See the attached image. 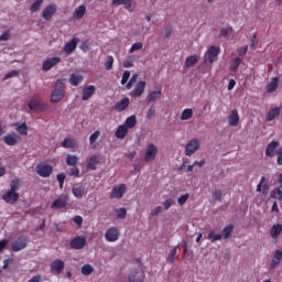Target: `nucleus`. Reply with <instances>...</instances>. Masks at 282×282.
I'll return each instance as SVG.
<instances>
[{
    "mask_svg": "<svg viewBox=\"0 0 282 282\" xmlns=\"http://www.w3.org/2000/svg\"><path fill=\"white\" fill-rule=\"evenodd\" d=\"M63 98H65V83L63 82V79H57L55 84V89L51 95V102H54L56 105L61 102Z\"/></svg>",
    "mask_w": 282,
    "mask_h": 282,
    "instance_id": "nucleus-1",
    "label": "nucleus"
},
{
    "mask_svg": "<svg viewBox=\"0 0 282 282\" xmlns=\"http://www.w3.org/2000/svg\"><path fill=\"white\" fill-rule=\"evenodd\" d=\"M28 243H30L28 236H20L11 243V250L12 252H21V250H25L28 248Z\"/></svg>",
    "mask_w": 282,
    "mask_h": 282,
    "instance_id": "nucleus-2",
    "label": "nucleus"
},
{
    "mask_svg": "<svg viewBox=\"0 0 282 282\" xmlns=\"http://www.w3.org/2000/svg\"><path fill=\"white\" fill-rule=\"evenodd\" d=\"M67 204H69V195L61 194L52 204L51 208L54 210H62V208H67Z\"/></svg>",
    "mask_w": 282,
    "mask_h": 282,
    "instance_id": "nucleus-3",
    "label": "nucleus"
},
{
    "mask_svg": "<svg viewBox=\"0 0 282 282\" xmlns=\"http://www.w3.org/2000/svg\"><path fill=\"white\" fill-rule=\"evenodd\" d=\"M35 171L40 177H50L54 173V167L47 163H40L36 165Z\"/></svg>",
    "mask_w": 282,
    "mask_h": 282,
    "instance_id": "nucleus-4",
    "label": "nucleus"
},
{
    "mask_svg": "<svg viewBox=\"0 0 282 282\" xmlns=\"http://www.w3.org/2000/svg\"><path fill=\"white\" fill-rule=\"evenodd\" d=\"M105 239L109 243H115L120 239V229L118 227H110L105 232Z\"/></svg>",
    "mask_w": 282,
    "mask_h": 282,
    "instance_id": "nucleus-5",
    "label": "nucleus"
},
{
    "mask_svg": "<svg viewBox=\"0 0 282 282\" xmlns=\"http://www.w3.org/2000/svg\"><path fill=\"white\" fill-rule=\"evenodd\" d=\"M69 246L72 250H83V248L87 246V238L84 236H77L70 240Z\"/></svg>",
    "mask_w": 282,
    "mask_h": 282,
    "instance_id": "nucleus-6",
    "label": "nucleus"
},
{
    "mask_svg": "<svg viewBox=\"0 0 282 282\" xmlns=\"http://www.w3.org/2000/svg\"><path fill=\"white\" fill-rule=\"evenodd\" d=\"M124 193H127L126 184L116 185L111 191L110 198L111 199H122V197H124Z\"/></svg>",
    "mask_w": 282,
    "mask_h": 282,
    "instance_id": "nucleus-7",
    "label": "nucleus"
},
{
    "mask_svg": "<svg viewBox=\"0 0 282 282\" xmlns=\"http://www.w3.org/2000/svg\"><path fill=\"white\" fill-rule=\"evenodd\" d=\"M57 10H58V7H56V4L54 3L48 4L43 9L42 18L44 19V21H50L52 17L56 14Z\"/></svg>",
    "mask_w": 282,
    "mask_h": 282,
    "instance_id": "nucleus-8",
    "label": "nucleus"
},
{
    "mask_svg": "<svg viewBox=\"0 0 282 282\" xmlns=\"http://www.w3.org/2000/svg\"><path fill=\"white\" fill-rule=\"evenodd\" d=\"M50 268L52 274H63V271L65 270V262L63 260L56 259L51 263Z\"/></svg>",
    "mask_w": 282,
    "mask_h": 282,
    "instance_id": "nucleus-9",
    "label": "nucleus"
},
{
    "mask_svg": "<svg viewBox=\"0 0 282 282\" xmlns=\"http://www.w3.org/2000/svg\"><path fill=\"white\" fill-rule=\"evenodd\" d=\"M158 155V147L153 143L149 144L144 155V162H153Z\"/></svg>",
    "mask_w": 282,
    "mask_h": 282,
    "instance_id": "nucleus-10",
    "label": "nucleus"
},
{
    "mask_svg": "<svg viewBox=\"0 0 282 282\" xmlns=\"http://www.w3.org/2000/svg\"><path fill=\"white\" fill-rule=\"evenodd\" d=\"M256 191L257 193H262V195H268V193H270V182L265 176L261 177Z\"/></svg>",
    "mask_w": 282,
    "mask_h": 282,
    "instance_id": "nucleus-11",
    "label": "nucleus"
},
{
    "mask_svg": "<svg viewBox=\"0 0 282 282\" xmlns=\"http://www.w3.org/2000/svg\"><path fill=\"white\" fill-rule=\"evenodd\" d=\"M28 107L31 111H47V105L35 99H31Z\"/></svg>",
    "mask_w": 282,
    "mask_h": 282,
    "instance_id": "nucleus-12",
    "label": "nucleus"
},
{
    "mask_svg": "<svg viewBox=\"0 0 282 282\" xmlns=\"http://www.w3.org/2000/svg\"><path fill=\"white\" fill-rule=\"evenodd\" d=\"M61 63V57H51L43 62L42 69L43 72H50L53 67H56Z\"/></svg>",
    "mask_w": 282,
    "mask_h": 282,
    "instance_id": "nucleus-13",
    "label": "nucleus"
},
{
    "mask_svg": "<svg viewBox=\"0 0 282 282\" xmlns=\"http://www.w3.org/2000/svg\"><path fill=\"white\" fill-rule=\"evenodd\" d=\"M199 149V140L198 139H193L191 140L186 147H185V155L191 156L195 151Z\"/></svg>",
    "mask_w": 282,
    "mask_h": 282,
    "instance_id": "nucleus-14",
    "label": "nucleus"
},
{
    "mask_svg": "<svg viewBox=\"0 0 282 282\" xmlns=\"http://www.w3.org/2000/svg\"><path fill=\"white\" fill-rule=\"evenodd\" d=\"M278 184H280V186L271 191V199H278V202H282V174L279 175Z\"/></svg>",
    "mask_w": 282,
    "mask_h": 282,
    "instance_id": "nucleus-15",
    "label": "nucleus"
},
{
    "mask_svg": "<svg viewBox=\"0 0 282 282\" xmlns=\"http://www.w3.org/2000/svg\"><path fill=\"white\" fill-rule=\"evenodd\" d=\"M219 52H221V48H219V46H210L206 53L208 62L209 63H215V61H217V56H219Z\"/></svg>",
    "mask_w": 282,
    "mask_h": 282,
    "instance_id": "nucleus-16",
    "label": "nucleus"
},
{
    "mask_svg": "<svg viewBox=\"0 0 282 282\" xmlns=\"http://www.w3.org/2000/svg\"><path fill=\"white\" fill-rule=\"evenodd\" d=\"M2 199L7 204H17V202H19V193L9 189L2 195Z\"/></svg>",
    "mask_w": 282,
    "mask_h": 282,
    "instance_id": "nucleus-17",
    "label": "nucleus"
},
{
    "mask_svg": "<svg viewBox=\"0 0 282 282\" xmlns=\"http://www.w3.org/2000/svg\"><path fill=\"white\" fill-rule=\"evenodd\" d=\"M144 271L142 270H134L131 271L128 281L129 282H144Z\"/></svg>",
    "mask_w": 282,
    "mask_h": 282,
    "instance_id": "nucleus-18",
    "label": "nucleus"
},
{
    "mask_svg": "<svg viewBox=\"0 0 282 282\" xmlns=\"http://www.w3.org/2000/svg\"><path fill=\"white\" fill-rule=\"evenodd\" d=\"M78 37H73L69 42H67L64 45V53L67 55L72 54L76 50V47H78Z\"/></svg>",
    "mask_w": 282,
    "mask_h": 282,
    "instance_id": "nucleus-19",
    "label": "nucleus"
},
{
    "mask_svg": "<svg viewBox=\"0 0 282 282\" xmlns=\"http://www.w3.org/2000/svg\"><path fill=\"white\" fill-rule=\"evenodd\" d=\"M21 140V137H19V134L17 133H11L8 134L3 138V142L4 144H7L8 147H14L15 144H19V141Z\"/></svg>",
    "mask_w": 282,
    "mask_h": 282,
    "instance_id": "nucleus-20",
    "label": "nucleus"
},
{
    "mask_svg": "<svg viewBox=\"0 0 282 282\" xmlns=\"http://www.w3.org/2000/svg\"><path fill=\"white\" fill-rule=\"evenodd\" d=\"M281 260H282V250L278 249V250H275L274 257H273V259L271 260V262L269 264V269L270 270L276 269L278 265L281 264Z\"/></svg>",
    "mask_w": 282,
    "mask_h": 282,
    "instance_id": "nucleus-21",
    "label": "nucleus"
},
{
    "mask_svg": "<svg viewBox=\"0 0 282 282\" xmlns=\"http://www.w3.org/2000/svg\"><path fill=\"white\" fill-rule=\"evenodd\" d=\"M96 94V86L90 85L88 87L83 88L82 90V100H89L91 96Z\"/></svg>",
    "mask_w": 282,
    "mask_h": 282,
    "instance_id": "nucleus-22",
    "label": "nucleus"
},
{
    "mask_svg": "<svg viewBox=\"0 0 282 282\" xmlns=\"http://www.w3.org/2000/svg\"><path fill=\"white\" fill-rule=\"evenodd\" d=\"M229 127H238L239 126V111L237 109L231 110L228 118Z\"/></svg>",
    "mask_w": 282,
    "mask_h": 282,
    "instance_id": "nucleus-23",
    "label": "nucleus"
},
{
    "mask_svg": "<svg viewBox=\"0 0 282 282\" xmlns=\"http://www.w3.org/2000/svg\"><path fill=\"white\" fill-rule=\"evenodd\" d=\"M129 105H131V100H129V97H124L115 105L113 109L115 111H124Z\"/></svg>",
    "mask_w": 282,
    "mask_h": 282,
    "instance_id": "nucleus-24",
    "label": "nucleus"
},
{
    "mask_svg": "<svg viewBox=\"0 0 282 282\" xmlns=\"http://www.w3.org/2000/svg\"><path fill=\"white\" fill-rule=\"evenodd\" d=\"M72 193H73L74 197H76V199H83V197H85V195H87V191L85 189V187L77 186V185L73 186Z\"/></svg>",
    "mask_w": 282,
    "mask_h": 282,
    "instance_id": "nucleus-25",
    "label": "nucleus"
},
{
    "mask_svg": "<svg viewBox=\"0 0 282 282\" xmlns=\"http://www.w3.org/2000/svg\"><path fill=\"white\" fill-rule=\"evenodd\" d=\"M279 147V141H271L265 148V156L267 158H274V151Z\"/></svg>",
    "mask_w": 282,
    "mask_h": 282,
    "instance_id": "nucleus-26",
    "label": "nucleus"
},
{
    "mask_svg": "<svg viewBox=\"0 0 282 282\" xmlns=\"http://www.w3.org/2000/svg\"><path fill=\"white\" fill-rule=\"evenodd\" d=\"M98 164H100V155H93L87 162V169H89V171H96Z\"/></svg>",
    "mask_w": 282,
    "mask_h": 282,
    "instance_id": "nucleus-27",
    "label": "nucleus"
},
{
    "mask_svg": "<svg viewBox=\"0 0 282 282\" xmlns=\"http://www.w3.org/2000/svg\"><path fill=\"white\" fill-rule=\"evenodd\" d=\"M144 89H147V83L145 82H138L133 91V96L135 98H140L142 94H144Z\"/></svg>",
    "mask_w": 282,
    "mask_h": 282,
    "instance_id": "nucleus-28",
    "label": "nucleus"
},
{
    "mask_svg": "<svg viewBox=\"0 0 282 282\" xmlns=\"http://www.w3.org/2000/svg\"><path fill=\"white\" fill-rule=\"evenodd\" d=\"M162 98V89L159 90H152L149 93L147 97L148 102H155L156 100H160Z\"/></svg>",
    "mask_w": 282,
    "mask_h": 282,
    "instance_id": "nucleus-29",
    "label": "nucleus"
},
{
    "mask_svg": "<svg viewBox=\"0 0 282 282\" xmlns=\"http://www.w3.org/2000/svg\"><path fill=\"white\" fill-rule=\"evenodd\" d=\"M281 232H282L281 224L273 225L270 229V236L272 237V239H279V237H281Z\"/></svg>",
    "mask_w": 282,
    "mask_h": 282,
    "instance_id": "nucleus-30",
    "label": "nucleus"
},
{
    "mask_svg": "<svg viewBox=\"0 0 282 282\" xmlns=\"http://www.w3.org/2000/svg\"><path fill=\"white\" fill-rule=\"evenodd\" d=\"M276 116H281L280 107H275V108H272L271 110H269V112L265 117L267 122H272V120H274V118H276Z\"/></svg>",
    "mask_w": 282,
    "mask_h": 282,
    "instance_id": "nucleus-31",
    "label": "nucleus"
},
{
    "mask_svg": "<svg viewBox=\"0 0 282 282\" xmlns=\"http://www.w3.org/2000/svg\"><path fill=\"white\" fill-rule=\"evenodd\" d=\"M127 133H129V128H127V126H124V124H121L118 127L115 135L119 140H123V138H127Z\"/></svg>",
    "mask_w": 282,
    "mask_h": 282,
    "instance_id": "nucleus-32",
    "label": "nucleus"
},
{
    "mask_svg": "<svg viewBox=\"0 0 282 282\" xmlns=\"http://www.w3.org/2000/svg\"><path fill=\"white\" fill-rule=\"evenodd\" d=\"M275 89H279V77H273L271 82L267 85L268 94H274Z\"/></svg>",
    "mask_w": 282,
    "mask_h": 282,
    "instance_id": "nucleus-33",
    "label": "nucleus"
},
{
    "mask_svg": "<svg viewBox=\"0 0 282 282\" xmlns=\"http://www.w3.org/2000/svg\"><path fill=\"white\" fill-rule=\"evenodd\" d=\"M69 83L73 87H78V85L83 83V75L73 73L69 77Z\"/></svg>",
    "mask_w": 282,
    "mask_h": 282,
    "instance_id": "nucleus-34",
    "label": "nucleus"
},
{
    "mask_svg": "<svg viewBox=\"0 0 282 282\" xmlns=\"http://www.w3.org/2000/svg\"><path fill=\"white\" fill-rule=\"evenodd\" d=\"M177 248H180V246H175L172 250H170L166 257V263H170L171 265L175 263V259L177 258Z\"/></svg>",
    "mask_w": 282,
    "mask_h": 282,
    "instance_id": "nucleus-35",
    "label": "nucleus"
},
{
    "mask_svg": "<svg viewBox=\"0 0 282 282\" xmlns=\"http://www.w3.org/2000/svg\"><path fill=\"white\" fill-rule=\"evenodd\" d=\"M112 6H123L126 10H131L133 0H112Z\"/></svg>",
    "mask_w": 282,
    "mask_h": 282,
    "instance_id": "nucleus-36",
    "label": "nucleus"
},
{
    "mask_svg": "<svg viewBox=\"0 0 282 282\" xmlns=\"http://www.w3.org/2000/svg\"><path fill=\"white\" fill-rule=\"evenodd\" d=\"M63 149H76V139L65 138L62 142Z\"/></svg>",
    "mask_w": 282,
    "mask_h": 282,
    "instance_id": "nucleus-37",
    "label": "nucleus"
},
{
    "mask_svg": "<svg viewBox=\"0 0 282 282\" xmlns=\"http://www.w3.org/2000/svg\"><path fill=\"white\" fill-rule=\"evenodd\" d=\"M241 63H243V59H241L240 57L234 58L230 62L229 72H237V69H239V65H241Z\"/></svg>",
    "mask_w": 282,
    "mask_h": 282,
    "instance_id": "nucleus-38",
    "label": "nucleus"
},
{
    "mask_svg": "<svg viewBox=\"0 0 282 282\" xmlns=\"http://www.w3.org/2000/svg\"><path fill=\"white\" fill-rule=\"evenodd\" d=\"M199 62V56L191 55L185 59V67H193L195 64Z\"/></svg>",
    "mask_w": 282,
    "mask_h": 282,
    "instance_id": "nucleus-39",
    "label": "nucleus"
},
{
    "mask_svg": "<svg viewBox=\"0 0 282 282\" xmlns=\"http://www.w3.org/2000/svg\"><path fill=\"white\" fill-rule=\"evenodd\" d=\"M85 12H87V7L85 6H79L78 8L75 9L74 11V18L75 19H83L85 17Z\"/></svg>",
    "mask_w": 282,
    "mask_h": 282,
    "instance_id": "nucleus-40",
    "label": "nucleus"
},
{
    "mask_svg": "<svg viewBox=\"0 0 282 282\" xmlns=\"http://www.w3.org/2000/svg\"><path fill=\"white\" fill-rule=\"evenodd\" d=\"M138 121L135 119V115H132L126 119L123 126L127 127V129H133V127H135Z\"/></svg>",
    "mask_w": 282,
    "mask_h": 282,
    "instance_id": "nucleus-41",
    "label": "nucleus"
},
{
    "mask_svg": "<svg viewBox=\"0 0 282 282\" xmlns=\"http://www.w3.org/2000/svg\"><path fill=\"white\" fill-rule=\"evenodd\" d=\"M235 230V225H228L223 229V239H230L232 231Z\"/></svg>",
    "mask_w": 282,
    "mask_h": 282,
    "instance_id": "nucleus-42",
    "label": "nucleus"
},
{
    "mask_svg": "<svg viewBox=\"0 0 282 282\" xmlns=\"http://www.w3.org/2000/svg\"><path fill=\"white\" fill-rule=\"evenodd\" d=\"M207 239H209L212 243H215V241H221V234H217V230H210Z\"/></svg>",
    "mask_w": 282,
    "mask_h": 282,
    "instance_id": "nucleus-43",
    "label": "nucleus"
},
{
    "mask_svg": "<svg viewBox=\"0 0 282 282\" xmlns=\"http://www.w3.org/2000/svg\"><path fill=\"white\" fill-rule=\"evenodd\" d=\"M67 166H77L78 165V156L68 154L66 156Z\"/></svg>",
    "mask_w": 282,
    "mask_h": 282,
    "instance_id": "nucleus-44",
    "label": "nucleus"
},
{
    "mask_svg": "<svg viewBox=\"0 0 282 282\" xmlns=\"http://www.w3.org/2000/svg\"><path fill=\"white\" fill-rule=\"evenodd\" d=\"M133 63H135V57L133 55L126 57V59L123 61V67L126 69H129L131 67H133Z\"/></svg>",
    "mask_w": 282,
    "mask_h": 282,
    "instance_id": "nucleus-45",
    "label": "nucleus"
},
{
    "mask_svg": "<svg viewBox=\"0 0 282 282\" xmlns=\"http://www.w3.org/2000/svg\"><path fill=\"white\" fill-rule=\"evenodd\" d=\"M67 178V175L65 173H58L56 176V180L58 182L59 189L63 191L65 186V180Z\"/></svg>",
    "mask_w": 282,
    "mask_h": 282,
    "instance_id": "nucleus-46",
    "label": "nucleus"
},
{
    "mask_svg": "<svg viewBox=\"0 0 282 282\" xmlns=\"http://www.w3.org/2000/svg\"><path fill=\"white\" fill-rule=\"evenodd\" d=\"M193 118V109L187 108L183 110L181 115V120H191Z\"/></svg>",
    "mask_w": 282,
    "mask_h": 282,
    "instance_id": "nucleus-47",
    "label": "nucleus"
},
{
    "mask_svg": "<svg viewBox=\"0 0 282 282\" xmlns=\"http://www.w3.org/2000/svg\"><path fill=\"white\" fill-rule=\"evenodd\" d=\"M41 6H43V0H36L31 7L30 12L31 14H34V12H39L41 9Z\"/></svg>",
    "mask_w": 282,
    "mask_h": 282,
    "instance_id": "nucleus-48",
    "label": "nucleus"
},
{
    "mask_svg": "<svg viewBox=\"0 0 282 282\" xmlns=\"http://www.w3.org/2000/svg\"><path fill=\"white\" fill-rule=\"evenodd\" d=\"M142 47H144V44L142 42H137L134 44L131 45V47L129 48V54H133V52H140V50H142Z\"/></svg>",
    "mask_w": 282,
    "mask_h": 282,
    "instance_id": "nucleus-49",
    "label": "nucleus"
},
{
    "mask_svg": "<svg viewBox=\"0 0 282 282\" xmlns=\"http://www.w3.org/2000/svg\"><path fill=\"white\" fill-rule=\"evenodd\" d=\"M19 186H21V182L19 181V178L12 180L9 191L11 193H17V191H19Z\"/></svg>",
    "mask_w": 282,
    "mask_h": 282,
    "instance_id": "nucleus-50",
    "label": "nucleus"
},
{
    "mask_svg": "<svg viewBox=\"0 0 282 282\" xmlns=\"http://www.w3.org/2000/svg\"><path fill=\"white\" fill-rule=\"evenodd\" d=\"M17 131L20 135H28V123L23 122L17 127Z\"/></svg>",
    "mask_w": 282,
    "mask_h": 282,
    "instance_id": "nucleus-51",
    "label": "nucleus"
},
{
    "mask_svg": "<svg viewBox=\"0 0 282 282\" xmlns=\"http://www.w3.org/2000/svg\"><path fill=\"white\" fill-rule=\"evenodd\" d=\"M91 272H94V267H91L90 264H85L84 267H82V274H84V276H89Z\"/></svg>",
    "mask_w": 282,
    "mask_h": 282,
    "instance_id": "nucleus-52",
    "label": "nucleus"
},
{
    "mask_svg": "<svg viewBox=\"0 0 282 282\" xmlns=\"http://www.w3.org/2000/svg\"><path fill=\"white\" fill-rule=\"evenodd\" d=\"M105 67L108 72L113 69V56H111V55L107 56L106 62H105Z\"/></svg>",
    "mask_w": 282,
    "mask_h": 282,
    "instance_id": "nucleus-53",
    "label": "nucleus"
},
{
    "mask_svg": "<svg viewBox=\"0 0 282 282\" xmlns=\"http://www.w3.org/2000/svg\"><path fill=\"white\" fill-rule=\"evenodd\" d=\"M116 215H117L118 219H126L127 218V209L126 208L116 209Z\"/></svg>",
    "mask_w": 282,
    "mask_h": 282,
    "instance_id": "nucleus-54",
    "label": "nucleus"
},
{
    "mask_svg": "<svg viewBox=\"0 0 282 282\" xmlns=\"http://www.w3.org/2000/svg\"><path fill=\"white\" fill-rule=\"evenodd\" d=\"M189 197H191V194H184V195H182L181 197H178L177 204H178L180 206H184V204H186V202H188Z\"/></svg>",
    "mask_w": 282,
    "mask_h": 282,
    "instance_id": "nucleus-55",
    "label": "nucleus"
},
{
    "mask_svg": "<svg viewBox=\"0 0 282 282\" xmlns=\"http://www.w3.org/2000/svg\"><path fill=\"white\" fill-rule=\"evenodd\" d=\"M154 117H155V105H151L147 113V119L152 120V118Z\"/></svg>",
    "mask_w": 282,
    "mask_h": 282,
    "instance_id": "nucleus-56",
    "label": "nucleus"
},
{
    "mask_svg": "<svg viewBox=\"0 0 282 282\" xmlns=\"http://www.w3.org/2000/svg\"><path fill=\"white\" fill-rule=\"evenodd\" d=\"M129 78H131V73L129 70L123 72L122 78H121V85H127L129 82Z\"/></svg>",
    "mask_w": 282,
    "mask_h": 282,
    "instance_id": "nucleus-57",
    "label": "nucleus"
},
{
    "mask_svg": "<svg viewBox=\"0 0 282 282\" xmlns=\"http://www.w3.org/2000/svg\"><path fill=\"white\" fill-rule=\"evenodd\" d=\"M98 138H100V131L96 130L90 137H89V143L94 144Z\"/></svg>",
    "mask_w": 282,
    "mask_h": 282,
    "instance_id": "nucleus-58",
    "label": "nucleus"
},
{
    "mask_svg": "<svg viewBox=\"0 0 282 282\" xmlns=\"http://www.w3.org/2000/svg\"><path fill=\"white\" fill-rule=\"evenodd\" d=\"M164 210H169V208H171V206H175V199L173 198H167L164 204Z\"/></svg>",
    "mask_w": 282,
    "mask_h": 282,
    "instance_id": "nucleus-59",
    "label": "nucleus"
},
{
    "mask_svg": "<svg viewBox=\"0 0 282 282\" xmlns=\"http://www.w3.org/2000/svg\"><path fill=\"white\" fill-rule=\"evenodd\" d=\"M223 193L221 189H215V192L213 193V197L216 202H221V197H223Z\"/></svg>",
    "mask_w": 282,
    "mask_h": 282,
    "instance_id": "nucleus-60",
    "label": "nucleus"
},
{
    "mask_svg": "<svg viewBox=\"0 0 282 282\" xmlns=\"http://www.w3.org/2000/svg\"><path fill=\"white\" fill-rule=\"evenodd\" d=\"M69 175L70 177H80V170L74 166L73 169H70Z\"/></svg>",
    "mask_w": 282,
    "mask_h": 282,
    "instance_id": "nucleus-61",
    "label": "nucleus"
},
{
    "mask_svg": "<svg viewBox=\"0 0 282 282\" xmlns=\"http://www.w3.org/2000/svg\"><path fill=\"white\" fill-rule=\"evenodd\" d=\"M17 76H19V72L11 70L4 75V80H8L10 78H17Z\"/></svg>",
    "mask_w": 282,
    "mask_h": 282,
    "instance_id": "nucleus-62",
    "label": "nucleus"
},
{
    "mask_svg": "<svg viewBox=\"0 0 282 282\" xmlns=\"http://www.w3.org/2000/svg\"><path fill=\"white\" fill-rule=\"evenodd\" d=\"M238 54L239 56H246V54H248V45L238 48Z\"/></svg>",
    "mask_w": 282,
    "mask_h": 282,
    "instance_id": "nucleus-63",
    "label": "nucleus"
},
{
    "mask_svg": "<svg viewBox=\"0 0 282 282\" xmlns=\"http://www.w3.org/2000/svg\"><path fill=\"white\" fill-rule=\"evenodd\" d=\"M73 221L80 228L83 226V218L80 216H75Z\"/></svg>",
    "mask_w": 282,
    "mask_h": 282,
    "instance_id": "nucleus-64",
    "label": "nucleus"
}]
</instances>
